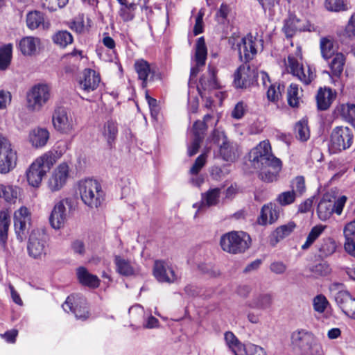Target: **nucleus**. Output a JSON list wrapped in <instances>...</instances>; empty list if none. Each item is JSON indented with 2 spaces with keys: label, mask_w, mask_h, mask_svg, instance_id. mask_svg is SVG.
Masks as SVG:
<instances>
[{
  "label": "nucleus",
  "mask_w": 355,
  "mask_h": 355,
  "mask_svg": "<svg viewBox=\"0 0 355 355\" xmlns=\"http://www.w3.org/2000/svg\"><path fill=\"white\" fill-rule=\"evenodd\" d=\"M292 191H295L296 196H302L306 191L305 180L303 176H297L291 181Z\"/></svg>",
  "instance_id": "51"
},
{
  "label": "nucleus",
  "mask_w": 355,
  "mask_h": 355,
  "mask_svg": "<svg viewBox=\"0 0 355 355\" xmlns=\"http://www.w3.org/2000/svg\"><path fill=\"white\" fill-rule=\"evenodd\" d=\"M17 155L10 141L0 134V173L6 174L17 164Z\"/></svg>",
  "instance_id": "9"
},
{
  "label": "nucleus",
  "mask_w": 355,
  "mask_h": 355,
  "mask_svg": "<svg viewBox=\"0 0 355 355\" xmlns=\"http://www.w3.org/2000/svg\"><path fill=\"white\" fill-rule=\"evenodd\" d=\"M252 162L261 165L259 178L266 182H272L277 180L282 170V162L271 153V146L268 141H263L253 149Z\"/></svg>",
  "instance_id": "1"
},
{
  "label": "nucleus",
  "mask_w": 355,
  "mask_h": 355,
  "mask_svg": "<svg viewBox=\"0 0 355 355\" xmlns=\"http://www.w3.org/2000/svg\"><path fill=\"white\" fill-rule=\"evenodd\" d=\"M51 97V88L47 84L35 85L27 94V106L32 111H40Z\"/></svg>",
  "instance_id": "10"
},
{
  "label": "nucleus",
  "mask_w": 355,
  "mask_h": 355,
  "mask_svg": "<svg viewBox=\"0 0 355 355\" xmlns=\"http://www.w3.org/2000/svg\"><path fill=\"white\" fill-rule=\"evenodd\" d=\"M243 355H267L264 349L254 345L248 344L243 353Z\"/></svg>",
  "instance_id": "61"
},
{
  "label": "nucleus",
  "mask_w": 355,
  "mask_h": 355,
  "mask_svg": "<svg viewBox=\"0 0 355 355\" xmlns=\"http://www.w3.org/2000/svg\"><path fill=\"white\" fill-rule=\"evenodd\" d=\"M272 296L269 293H261L254 295L251 300L246 302V305L251 309L266 310L272 306Z\"/></svg>",
  "instance_id": "27"
},
{
  "label": "nucleus",
  "mask_w": 355,
  "mask_h": 355,
  "mask_svg": "<svg viewBox=\"0 0 355 355\" xmlns=\"http://www.w3.org/2000/svg\"><path fill=\"white\" fill-rule=\"evenodd\" d=\"M325 229L326 225H317L313 227L306 237L305 243L302 245V249L303 250L309 249L322 234Z\"/></svg>",
  "instance_id": "40"
},
{
  "label": "nucleus",
  "mask_w": 355,
  "mask_h": 355,
  "mask_svg": "<svg viewBox=\"0 0 355 355\" xmlns=\"http://www.w3.org/2000/svg\"><path fill=\"white\" fill-rule=\"evenodd\" d=\"M211 140L213 143L217 145L220 148V146L223 145V143H227V141L228 139L223 131H220L218 129H216L214 130L212 133Z\"/></svg>",
  "instance_id": "60"
},
{
  "label": "nucleus",
  "mask_w": 355,
  "mask_h": 355,
  "mask_svg": "<svg viewBox=\"0 0 355 355\" xmlns=\"http://www.w3.org/2000/svg\"><path fill=\"white\" fill-rule=\"evenodd\" d=\"M224 338L227 346L235 355H243L246 346L243 345L232 332H225Z\"/></svg>",
  "instance_id": "35"
},
{
  "label": "nucleus",
  "mask_w": 355,
  "mask_h": 355,
  "mask_svg": "<svg viewBox=\"0 0 355 355\" xmlns=\"http://www.w3.org/2000/svg\"><path fill=\"white\" fill-rule=\"evenodd\" d=\"M320 50L324 59L329 58L334 53L332 42L326 37L322 38L320 40Z\"/></svg>",
  "instance_id": "54"
},
{
  "label": "nucleus",
  "mask_w": 355,
  "mask_h": 355,
  "mask_svg": "<svg viewBox=\"0 0 355 355\" xmlns=\"http://www.w3.org/2000/svg\"><path fill=\"white\" fill-rule=\"evenodd\" d=\"M52 122L54 128L62 134L69 135L71 133L76 127V122L70 112L64 107H58L55 110Z\"/></svg>",
  "instance_id": "11"
},
{
  "label": "nucleus",
  "mask_w": 355,
  "mask_h": 355,
  "mask_svg": "<svg viewBox=\"0 0 355 355\" xmlns=\"http://www.w3.org/2000/svg\"><path fill=\"white\" fill-rule=\"evenodd\" d=\"M207 161V155L205 153L200 155L195 160L194 164L189 170L191 175H198L200 170L205 165Z\"/></svg>",
  "instance_id": "57"
},
{
  "label": "nucleus",
  "mask_w": 355,
  "mask_h": 355,
  "mask_svg": "<svg viewBox=\"0 0 355 355\" xmlns=\"http://www.w3.org/2000/svg\"><path fill=\"white\" fill-rule=\"evenodd\" d=\"M10 226V218L6 211H0V239H8V232Z\"/></svg>",
  "instance_id": "49"
},
{
  "label": "nucleus",
  "mask_w": 355,
  "mask_h": 355,
  "mask_svg": "<svg viewBox=\"0 0 355 355\" xmlns=\"http://www.w3.org/2000/svg\"><path fill=\"white\" fill-rule=\"evenodd\" d=\"M287 100L288 105L293 107H297L300 104L299 87L294 83L290 85L287 89Z\"/></svg>",
  "instance_id": "46"
},
{
  "label": "nucleus",
  "mask_w": 355,
  "mask_h": 355,
  "mask_svg": "<svg viewBox=\"0 0 355 355\" xmlns=\"http://www.w3.org/2000/svg\"><path fill=\"white\" fill-rule=\"evenodd\" d=\"M295 227L296 225L293 221L277 227L272 234V238L275 239V243H277L289 236L294 231Z\"/></svg>",
  "instance_id": "39"
},
{
  "label": "nucleus",
  "mask_w": 355,
  "mask_h": 355,
  "mask_svg": "<svg viewBox=\"0 0 355 355\" xmlns=\"http://www.w3.org/2000/svg\"><path fill=\"white\" fill-rule=\"evenodd\" d=\"M295 132L296 137L302 141H307L310 137L307 123L304 121H300L296 123Z\"/></svg>",
  "instance_id": "48"
},
{
  "label": "nucleus",
  "mask_w": 355,
  "mask_h": 355,
  "mask_svg": "<svg viewBox=\"0 0 355 355\" xmlns=\"http://www.w3.org/2000/svg\"><path fill=\"white\" fill-rule=\"evenodd\" d=\"M246 109L247 105L243 101L237 103L232 112V116L236 119H241L245 114Z\"/></svg>",
  "instance_id": "62"
},
{
  "label": "nucleus",
  "mask_w": 355,
  "mask_h": 355,
  "mask_svg": "<svg viewBox=\"0 0 355 355\" xmlns=\"http://www.w3.org/2000/svg\"><path fill=\"white\" fill-rule=\"evenodd\" d=\"M135 69L138 74L139 79L142 81V87H146L148 81V77L150 79L153 76V71H152L149 63L143 60H138L135 62Z\"/></svg>",
  "instance_id": "28"
},
{
  "label": "nucleus",
  "mask_w": 355,
  "mask_h": 355,
  "mask_svg": "<svg viewBox=\"0 0 355 355\" xmlns=\"http://www.w3.org/2000/svg\"><path fill=\"white\" fill-rule=\"evenodd\" d=\"M333 213V201L329 198L328 196H324L318 205V218L321 220L325 221L330 218Z\"/></svg>",
  "instance_id": "31"
},
{
  "label": "nucleus",
  "mask_w": 355,
  "mask_h": 355,
  "mask_svg": "<svg viewBox=\"0 0 355 355\" xmlns=\"http://www.w3.org/2000/svg\"><path fill=\"white\" fill-rule=\"evenodd\" d=\"M337 245L335 241L330 238L323 239L318 245L319 256L322 259H325L332 255L336 250Z\"/></svg>",
  "instance_id": "37"
},
{
  "label": "nucleus",
  "mask_w": 355,
  "mask_h": 355,
  "mask_svg": "<svg viewBox=\"0 0 355 355\" xmlns=\"http://www.w3.org/2000/svg\"><path fill=\"white\" fill-rule=\"evenodd\" d=\"M281 96V85H270L267 91L268 99L272 102L277 101Z\"/></svg>",
  "instance_id": "59"
},
{
  "label": "nucleus",
  "mask_w": 355,
  "mask_h": 355,
  "mask_svg": "<svg viewBox=\"0 0 355 355\" xmlns=\"http://www.w3.org/2000/svg\"><path fill=\"white\" fill-rule=\"evenodd\" d=\"M26 24L31 30H35L40 26L44 28L46 26L44 15L39 11H32L28 12L26 16Z\"/></svg>",
  "instance_id": "38"
},
{
  "label": "nucleus",
  "mask_w": 355,
  "mask_h": 355,
  "mask_svg": "<svg viewBox=\"0 0 355 355\" xmlns=\"http://www.w3.org/2000/svg\"><path fill=\"white\" fill-rule=\"evenodd\" d=\"M77 277L80 283L89 288H97L100 284V279L96 275L89 273L85 267L77 268Z\"/></svg>",
  "instance_id": "29"
},
{
  "label": "nucleus",
  "mask_w": 355,
  "mask_h": 355,
  "mask_svg": "<svg viewBox=\"0 0 355 355\" xmlns=\"http://www.w3.org/2000/svg\"><path fill=\"white\" fill-rule=\"evenodd\" d=\"M325 7L331 12H340L348 10L347 5L344 3V0H326Z\"/></svg>",
  "instance_id": "50"
},
{
  "label": "nucleus",
  "mask_w": 355,
  "mask_h": 355,
  "mask_svg": "<svg viewBox=\"0 0 355 355\" xmlns=\"http://www.w3.org/2000/svg\"><path fill=\"white\" fill-rule=\"evenodd\" d=\"M280 208L275 204L268 203L264 205L257 218V223L260 225L272 224L277 220L279 216Z\"/></svg>",
  "instance_id": "21"
},
{
  "label": "nucleus",
  "mask_w": 355,
  "mask_h": 355,
  "mask_svg": "<svg viewBox=\"0 0 355 355\" xmlns=\"http://www.w3.org/2000/svg\"><path fill=\"white\" fill-rule=\"evenodd\" d=\"M207 50L205 44V39L201 37L198 39L196 44L195 60L196 66L191 69V77H196L199 73V67L205 65L207 59Z\"/></svg>",
  "instance_id": "23"
},
{
  "label": "nucleus",
  "mask_w": 355,
  "mask_h": 355,
  "mask_svg": "<svg viewBox=\"0 0 355 355\" xmlns=\"http://www.w3.org/2000/svg\"><path fill=\"white\" fill-rule=\"evenodd\" d=\"M101 81L100 76L94 70L85 69L79 80V87L84 92L89 93L98 87Z\"/></svg>",
  "instance_id": "20"
},
{
  "label": "nucleus",
  "mask_w": 355,
  "mask_h": 355,
  "mask_svg": "<svg viewBox=\"0 0 355 355\" xmlns=\"http://www.w3.org/2000/svg\"><path fill=\"white\" fill-rule=\"evenodd\" d=\"M287 67L291 73L304 85H309L315 78V74L310 66L304 67L292 55L288 57Z\"/></svg>",
  "instance_id": "15"
},
{
  "label": "nucleus",
  "mask_w": 355,
  "mask_h": 355,
  "mask_svg": "<svg viewBox=\"0 0 355 355\" xmlns=\"http://www.w3.org/2000/svg\"><path fill=\"white\" fill-rule=\"evenodd\" d=\"M219 152L223 159L227 162H233L236 159L237 156L236 147L228 140L227 143H223V145L219 148Z\"/></svg>",
  "instance_id": "41"
},
{
  "label": "nucleus",
  "mask_w": 355,
  "mask_h": 355,
  "mask_svg": "<svg viewBox=\"0 0 355 355\" xmlns=\"http://www.w3.org/2000/svg\"><path fill=\"white\" fill-rule=\"evenodd\" d=\"M352 130L345 126L334 128L330 135L329 148L331 153H337L349 148L353 142Z\"/></svg>",
  "instance_id": "7"
},
{
  "label": "nucleus",
  "mask_w": 355,
  "mask_h": 355,
  "mask_svg": "<svg viewBox=\"0 0 355 355\" xmlns=\"http://www.w3.org/2000/svg\"><path fill=\"white\" fill-rule=\"evenodd\" d=\"M47 236L39 229L33 230L29 235L27 251L28 255L35 259H42L46 254Z\"/></svg>",
  "instance_id": "8"
},
{
  "label": "nucleus",
  "mask_w": 355,
  "mask_h": 355,
  "mask_svg": "<svg viewBox=\"0 0 355 355\" xmlns=\"http://www.w3.org/2000/svg\"><path fill=\"white\" fill-rule=\"evenodd\" d=\"M73 202L71 198H66L56 202L49 216V223L55 230H60L64 227L67 220V211L71 209Z\"/></svg>",
  "instance_id": "12"
},
{
  "label": "nucleus",
  "mask_w": 355,
  "mask_h": 355,
  "mask_svg": "<svg viewBox=\"0 0 355 355\" xmlns=\"http://www.w3.org/2000/svg\"><path fill=\"white\" fill-rule=\"evenodd\" d=\"M343 288L344 284L338 282L333 283L329 286V290L331 293H334L335 301L341 309L352 298L350 293L343 290Z\"/></svg>",
  "instance_id": "26"
},
{
  "label": "nucleus",
  "mask_w": 355,
  "mask_h": 355,
  "mask_svg": "<svg viewBox=\"0 0 355 355\" xmlns=\"http://www.w3.org/2000/svg\"><path fill=\"white\" fill-rule=\"evenodd\" d=\"M292 343L307 355H321L322 348L314 336L304 330L295 331L291 336Z\"/></svg>",
  "instance_id": "5"
},
{
  "label": "nucleus",
  "mask_w": 355,
  "mask_h": 355,
  "mask_svg": "<svg viewBox=\"0 0 355 355\" xmlns=\"http://www.w3.org/2000/svg\"><path fill=\"white\" fill-rule=\"evenodd\" d=\"M153 275L159 282L173 283L178 279L173 268L166 261L156 260L153 266Z\"/></svg>",
  "instance_id": "19"
},
{
  "label": "nucleus",
  "mask_w": 355,
  "mask_h": 355,
  "mask_svg": "<svg viewBox=\"0 0 355 355\" xmlns=\"http://www.w3.org/2000/svg\"><path fill=\"white\" fill-rule=\"evenodd\" d=\"M229 43L238 50L241 61L245 63L252 60L257 53V39L250 34L242 38L230 37Z\"/></svg>",
  "instance_id": "6"
},
{
  "label": "nucleus",
  "mask_w": 355,
  "mask_h": 355,
  "mask_svg": "<svg viewBox=\"0 0 355 355\" xmlns=\"http://www.w3.org/2000/svg\"><path fill=\"white\" fill-rule=\"evenodd\" d=\"M118 134L116 122L109 120L105 123L102 130V135L106 140L107 145L112 148Z\"/></svg>",
  "instance_id": "36"
},
{
  "label": "nucleus",
  "mask_w": 355,
  "mask_h": 355,
  "mask_svg": "<svg viewBox=\"0 0 355 355\" xmlns=\"http://www.w3.org/2000/svg\"><path fill=\"white\" fill-rule=\"evenodd\" d=\"M40 43V39L37 37H24L20 40L19 47L22 54L32 55L35 53Z\"/></svg>",
  "instance_id": "32"
},
{
  "label": "nucleus",
  "mask_w": 355,
  "mask_h": 355,
  "mask_svg": "<svg viewBox=\"0 0 355 355\" xmlns=\"http://www.w3.org/2000/svg\"><path fill=\"white\" fill-rule=\"evenodd\" d=\"M300 23V20L295 17H290L285 20L283 31L286 36L287 37H292L297 31L311 32L315 31L314 26L309 22L306 23V25H301Z\"/></svg>",
  "instance_id": "22"
},
{
  "label": "nucleus",
  "mask_w": 355,
  "mask_h": 355,
  "mask_svg": "<svg viewBox=\"0 0 355 355\" xmlns=\"http://www.w3.org/2000/svg\"><path fill=\"white\" fill-rule=\"evenodd\" d=\"M136 9V4L130 3L128 6H125L121 8L119 14V16L124 21H129L133 19L135 17L134 11Z\"/></svg>",
  "instance_id": "52"
},
{
  "label": "nucleus",
  "mask_w": 355,
  "mask_h": 355,
  "mask_svg": "<svg viewBox=\"0 0 355 355\" xmlns=\"http://www.w3.org/2000/svg\"><path fill=\"white\" fill-rule=\"evenodd\" d=\"M12 45L7 44L0 49V69L5 70L9 66L12 58Z\"/></svg>",
  "instance_id": "45"
},
{
  "label": "nucleus",
  "mask_w": 355,
  "mask_h": 355,
  "mask_svg": "<svg viewBox=\"0 0 355 355\" xmlns=\"http://www.w3.org/2000/svg\"><path fill=\"white\" fill-rule=\"evenodd\" d=\"M31 214L24 206L16 210L14 214V227L17 239L20 242L26 237V232L31 225Z\"/></svg>",
  "instance_id": "13"
},
{
  "label": "nucleus",
  "mask_w": 355,
  "mask_h": 355,
  "mask_svg": "<svg viewBox=\"0 0 355 355\" xmlns=\"http://www.w3.org/2000/svg\"><path fill=\"white\" fill-rule=\"evenodd\" d=\"M257 76V72L249 65L242 64L234 74V85L239 89L247 88L254 83Z\"/></svg>",
  "instance_id": "17"
},
{
  "label": "nucleus",
  "mask_w": 355,
  "mask_h": 355,
  "mask_svg": "<svg viewBox=\"0 0 355 355\" xmlns=\"http://www.w3.org/2000/svg\"><path fill=\"white\" fill-rule=\"evenodd\" d=\"M19 188L17 186L0 184V198L6 202L14 204L18 198Z\"/></svg>",
  "instance_id": "33"
},
{
  "label": "nucleus",
  "mask_w": 355,
  "mask_h": 355,
  "mask_svg": "<svg viewBox=\"0 0 355 355\" xmlns=\"http://www.w3.org/2000/svg\"><path fill=\"white\" fill-rule=\"evenodd\" d=\"M69 167L66 162L60 164L53 171L48 181V187L52 192L60 191L67 183Z\"/></svg>",
  "instance_id": "16"
},
{
  "label": "nucleus",
  "mask_w": 355,
  "mask_h": 355,
  "mask_svg": "<svg viewBox=\"0 0 355 355\" xmlns=\"http://www.w3.org/2000/svg\"><path fill=\"white\" fill-rule=\"evenodd\" d=\"M345 62V58L343 53H339L334 55L329 64L331 73L334 76L339 77L341 75L343 71Z\"/></svg>",
  "instance_id": "42"
},
{
  "label": "nucleus",
  "mask_w": 355,
  "mask_h": 355,
  "mask_svg": "<svg viewBox=\"0 0 355 355\" xmlns=\"http://www.w3.org/2000/svg\"><path fill=\"white\" fill-rule=\"evenodd\" d=\"M343 313L348 317L355 320V298H352L342 309Z\"/></svg>",
  "instance_id": "64"
},
{
  "label": "nucleus",
  "mask_w": 355,
  "mask_h": 355,
  "mask_svg": "<svg viewBox=\"0 0 355 355\" xmlns=\"http://www.w3.org/2000/svg\"><path fill=\"white\" fill-rule=\"evenodd\" d=\"M53 41L60 47L64 48L73 42L71 34L67 31H60L55 33L53 37Z\"/></svg>",
  "instance_id": "44"
},
{
  "label": "nucleus",
  "mask_w": 355,
  "mask_h": 355,
  "mask_svg": "<svg viewBox=\"0 0 355 355\" xmlns=\"http://www.w3.org/2000/svg\"><path fill=\"white\" fill-rule=\"evenodd\" d=\"M116 271L124 276L132 275L134 273V269L130 263L120 256H116L114 258Z\"/></svg>",
  "instance_id": "43"
},
{
  "label": "nucleus",
  "mask_w": 355,
  "mask_h": 355,
  "mask_svg": "<svg viewBox=\"0 0 355 355\" xmlns=\"http://www.w3.org/2000/svg\"><path fill=\"white\" fill-rule=\"evenodd\" d=\"M212 116L206 114L204 116V121H196L193 125V138L191 144L188 146V155L189 157L196 155L200 146V144L204 139L205 132L207 128L206 122L211 119Z\"/></svg>",
  "instance_id": "14"
},
{
  "label": "nucleus",
  "mask_w": 355,
  "mask_h": 355,
  "mask_svg": "<svg viewBox=\"0 0 355 355\" xmlns=\"http://www.w3.org/2000/svg\"><path fill=\"white\" fill-rule=\"evenodd\" d=\"M296 196L295 191H284L278 195L277 201L282 206H286L292 204L295 201Z\"/></svg>",
  "instance_id": "53"
},
{
  "label": "nucleus",
  "mask_w": 355,
  "mask_h": 355,
  "mask_svg": "<svg viewBox=\"0 0 355 355\" xmlns=\"http://www.w3.org/2000/svg\"><path fill=\"white\" fill-rule=\"evenodd\" d=\"M49 137L50 134L47 129L36 128L30 132L28 139L32 146L37 148L44 146L47 144Z\"/></svg>",
  "instance_id": "25"
},
{
  "label": "nucleus",
  "mask_w": 355,
  "mask_h": 355,
  "mask_svg": "<svg viewBox=\"0 0 355 355\" xmlns=\"http://www.w3.org/2000/svg\"><path fill=\"white\" fill-rule=\"evenodd\" d=\"M231 11V8L229 5L226 3H222L220 6L219 10L216 14V19L219 24H225L227 21V17Z\"/></svg>",
  "instance_id": "55"
},
{
  "label": "nucleus",
  "mask_w": 355,
  "mask_h": 355,
  "mask_svg": "<svg viewBox=\"0 0 355 355\" xmlns=\"http://www.w3.org/2000/svg\"><path fill=\"white\" fill-rule=\"evenodd\" d=\"M345 32L349 38H355V12L350 17L345 26Z\"/></svg>",
  "instance_id": "63"
},
{
  "label": "nucleus",
  "mask_w": 355,
  "mask_h": 355,
  "mask_svg": "<svg viewBox=\"0 0 355 355\" xmlns=\"http://www.w3.org/2000/svg\"><path fill=\"white\" fill-rule=\"evenodd\" d=\"M60 157L57 151H48L33 162L26 171L28 184L33 187H38L46 173L51 169Z\"/></svg>",
  "instance_id": "2"
},
{
  "label": "nucleus",
  "mask_w": 355,
  "mask_h": 355,
  "mask_svg": "<svg viewBox=\"0 0 355 355\" xmlns=\"http://www.w3.org/2000/svg\"><path fill=\"white\" fill-rule=\"evenodd\" d=\"M328 304L329 302L323 295H318L313 299V309L315 311L320 313H322L325 311Z\"/></svg>",
  "instance_id": "56"
},
{
  "label": "nucleus",
  "mask_w": 355,
  "mask_h": 355,
  "mask_svg": "<svg viewBox=\"0 0 355 355\" xmlns=\"http://www.w3.org/2000/svg\"><path fill=\"white\" fill-rule=\"evenodd\" d=\"M217 70L214 67H209L207 74L203 75L200 83L204 89H215L218 88L219 85L216 79Z\"/></svg>",
  "instance_id": "34"
},
{
  "label": "nucleus",
  "mask_w": 355,
  "mask_h": 355,
  "mask_svg": "<svg viewBox=\"0 0 355 355\" xmlns=\"http://www.w3.org/2000/svg\"><path fill=\"white\" fill-rule=\"evenodd\" d=\"M338 112L346 121L352 123L355 117V104H342L338 109Z\"/></svg>",
  "instance_id": "47"
},
{
  "label": "nucleus",
  "mask_w": 355,
  "mask_h": 355,
  "mask_svg": "<svg viewBox=\"0 0 355 355\" xmlns=\"http://www.w3.org/2000/svg\"><path fill=\"white\" fill-rule=\"evenodd\" d=\"M69 0H44L42 5L44 8L50 11H55L58 8H63L68 3Z\"/></svg>",
  "instance_id": "58"
},
{
  "label": "nucleus",
  "mask_w": 355,
  "mask_h": 355,
  "mask_svg": "<svg viewBox=\"0 0 355 355\" xmlns=\"http://www.w3.org/2000/svg\"><path fill=\"white\" fill-rule=\"evenodd\" d=\"M78 302L74 295L69 296L62 304V308L67 313L72 312L76 319L85 320L89 318L87 306L85 300L80 298Z\"/></svg>",
  "instance_id": "18"
},
{
  "label": "nucleus",
  "mask_w": 355,
  "mask_h": 355,
  "mask_svg": "<svg viewBox=\"0 0 355 355\" xmlns=\"http://www.w3.org/2000/svg\"><path fill=\"white\" fill-rule=\"evenodd\" d=\"M334 98L335 95L331 89L326 87L324 89L320 88L316 96L318 109L321 110H327Z\"/></svg>",
  "instance_id": "30"
},
{
  "label": "nucleus",
  "mask_w": 355,
  "mask_h": 355,
  "mask_svg": "<svg viewBox=\"0 0 355 355\" xmlns=\"http://www.w3.org/2000/svg\"><path fill=\"white\" fill-rule=\"evenodd\" d=\"M80 198L91 209L99 207L105 200V193L101 184L93 179L80 180L78 183Z\"/></svg>",
  "instance_id": "3"
},
{
  "label": "nucleus",
  "mask_w": 355,
  "mask_h": 355,
  "mask_svg": "<svg viewBox=\"0 0 355 355\" xmlns=\"http://www.w3.org/2000/svg\"><path fill=\"white\" fill-rule=\"evenodd\" d=\"M220 189L214 188L208 190L202 196V201L193 204V207L198 209V211L205 207H211L216 205L219 202Z\"/></svg>",
  "instance_id": "24"
},
{
  "label": "nucleus",
  "mask_w": 355,
  "mask_h": 355,
  "mask_svg": "<svg viewBox=\"0 0 355 355\" xmlns=\"http://www.w3.org/2000/svg\"><path fill=\"white\" fill-rule=\"evenodd\" d=\"M250 241V237L247 233L232 231L221 236L220 244L224 251L231 254H239L249 248Z\"/></svg>",
  "instance_id": "4"
}]
</instances>
